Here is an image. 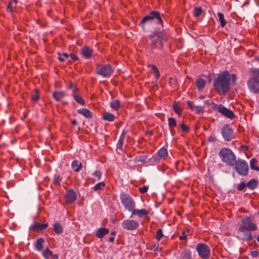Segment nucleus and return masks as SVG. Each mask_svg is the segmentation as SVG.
I'll return each mask as SVG.
<instances>
[{"label": "nucleus", "mask_w": 259, "mask_h": 259, "mask_svg": "<svg viewBox=\"0 0 259 259\" xmlns=\"http://www.w3.org/2000/svg\"><path fill=\"white\" fill-rule=\"evenodd\" d=\"M249 72L251 77L250 78H253L255 80H259V69L255 68H251L249 69Z\"/></svg>", "instance_id": "obj_20"}, {"label": "nucleus", "mask_w": 259, "mask_h": 259, "mask_svg": "<svg viewBox=\"0 0 259 259\" xmlns=\"http://www.w3.org/2000/svg\"><path fill=\"white\" fill-rule=\"evenodd\" d=\"M203 11L201 8L196 7L194 9L193 14L195 17H199L202 14Z\"/></svg>", "instance_id": "obj_39"}, {"label": "nucleus", "mask_w": 259, "mask_h": 259, "mask_svg": "<svg viewBox=\"0 0 259 259\" xmlns=\"http://www.w3.org/2000/svg\"><path fill=\"white\" fill-rule=\"evenodd\" d=\"M163 234L162 230L161 229H159L156 231V236H155L156 239L157 241H159L161 239V238L163 237Z\"/></svg>", "instance_id": "obj_43"}, {"label": "nucleus", "mask_w": 259, "mask_h": 259, "mask_svg": "<svg viewBox=\"0 0 259 259\" xmlns=\"http://www.w3.org/2000/svg\"><path fill=\"white\" fill-rule=\"evenodd\" d=\"M196 250L201 258L208 259L209 258L210 248L207 244L198 243L196 247Z\"/></svg>", "instance_id": "obj_7"}, {"label": "nucleus", "mask_w": 259, "mask_h": 259, "mask_svg": "<svg viewBox=\"0 0 259 259\" xmlns=\"http://www.w3.org/2000/svg\"><path fill=\"white\" fill-rule=\"evenodd\" d=\"M173 109L175 112H176L179 116H181L182 110V109L179 107L178 103L177 102H174L173 104Z\"/></svg>", "instance_id": "obj_37"}, {"label": "nucleus", "mask_w": 259, "mask_h": 259, "mask_svg": "<svg viewBox=\"0 0 259 259\" xmlns=\"http://www.w3.org/2000/svg\"><path fill=\"white\" fill-rule=\"evenodd\" d=\"M218 110L219 112L228 118L232 119L235 117V114L232 111L222 105L219 106Z\"/></svg>", "instance_id": "obj_12"}, {"label": "nucleus", "mask_w": 259, "mask_h": 259, "mask_svg": "<svg viewBox=\"0 0 259 259\" xmlns=\"http://www.w3.org/2000/svg\"><path fill=\"white\" fill-rule=\"evenodd\" d=\"M126 134H127V131L125 130H123L119 139H122L124 140Z\"/></svg>", "instance_id": "obj_59"}, {"label": "nucleus", "mask_w": 259, "mask_h": 259, "mask_svg": "<svg viewBox=\"0 0 259 259\" xmlns=\"http://www.w3.org/2000/svg\"><path fill=\"white\" fill-rule=\"evenodd\" d=\"M161 158H162L157 153L152 156V160L155 162H158Z\"/></svg>", "instance_id": "obj_47"}, {"label": "nucleus", "mask_w": 259, "mask_h": 259, "mask_svg": "<svg viewBox=\"0 0 259 259\" xmlns=\"http://www.w3.org/2000/svg\"><path fill=\"white\" fill-rule=\"evenodd\" d=\"M195 111H196L198 113H203L204 111L203 107L202 106H196L195 107Z\"/></svg>", "instance_id": "obj_49"}, {"label": "nucleus", "mask_w": 259, "mask_h": 259, "mask_svg": "<svg viewBox=\"0 0 259 259\" xmlns=\"http://www.w3.org/2000/svg\"><path fill=\"white\" fill-rule=\"evenodd\" d=\"M239 230L241 232H246L247 231H253L257 229L256 225L253 223L252 218L250 217H245L241 220Z\"/></svg>", "instance_id": "obj_3"}, {"label": "nucleus", "mask_w": 259, "mask_h": 259, "mask_svg": "<svg viewBox=\"0 0 259 259\" xmlns=\"http://www.w3.org/2000/svg\"><path fill=\"white\" fill-rule=\"evenodd\" d=\"M180 126L182 132L184 133H187L189 131V127L184 123H181L180 125Z\"/></svg>", "instance_id": "obj_45"}, {"label": "nucleus", "mask_w": 259, "mask_h": 259, "mask_svg": "<svg viewBox=\"0 0 259 259\" xmlns=\"http://www.w3.org/2000/svg\"><path fill=\"white\" fill-rule=\"evenodd\" d=\"M234 165L235 170L240 175L246 176L248 175V166L245 160L238 159L235 161Z\"/></svg>", "instance_id": "obj_5"}, {"label": "nucleus", "mask_w": 259, "mask_h": 259, "mask_svg": "<svg viewBox=\"0 0 259 259\" xmlns=\"http://www.w3.org/2000/svg\"><path fill=\"white\" fill-rule=\"evenodd\" d=\"M186 238V235L185 232H183L182 235L179 237V239L180 240H184Z\"/></svg>", "instance_id": "obj_58"}, {"label": "nucleus", "mask_w": 259, "mask_h": 259, "mask_svg": "<svg viewBox=\"0 0 259 259\" xmlns=\"http://www.w3.org/2000/svg\"><path fill=\"white\" fill-rule=\"evenodd\" d=\"M132 212V214L137 215L140 218H142L148 213V211L145 209H135V208H134Z\"/></svg>", "instance_id": "obj_19"}, {"label": "nucleus", "mask_w": 259, "mask_h": 259, "mask_svg": "<svg viewBox=\"0 0 259 259\" xmlns=\"http://www.w3.org/2000/svg\"><path fill=\"white\" fill-rule=\"evenodd\" d=\"M230 74L225 70L219 74L213 82L214 89L219 94H225L230 90Z\"/></svg>", "instance_id": "obj_1"}, {"label": "nucleus", "mask_w": 259, "mask_h": 259, "mask_svg": "<svg viewBox=\"0 0 259 259\" xmlns=\"http://www.w3.org/2000/svg\"><path fill=\"white\" fill-rule=\"evenodd\" d=\"M93 175L97 177L98 180H100L102 177V173L100 170L95 171L94 172Z\"/></svg>", "instance_id": "obj_52"}, {"label": "nucleus", "mask_w": 259, "mask_h": 259, "mask_svg": "<svg viewBox=\"0 0 259 259\" xmlns=\"http://www.w3.org/2000/svg\"><path fill=\"white\" fill-rule=\"evenodd\" d=\"M168 124L170 129H174L177 126V121L175 118L169 117L168 119Z\"/></svg>", "instance_id": "obj_34"}, {"label": "nucleus", "mask_w": 259, "mask_h": 259, "mask_svg": "<svg viewBox=\"0 0 259 259\" xmlns=\"http://www.w3.org/2000/svg\"><path fill=\"white\" fill-rule=\"evenodd\" d=\"M123 228L127 230H136L139 226V223L133 220H126L123 221L121 223Z\"/></svg>", "instance_id": "obj_9"}, {"label": "nucleus", "mask_w": 259, "mask_h": 259, "mask_svg": "<svg viewBox=\"0 0 259 259\" xmlns=\"http://www.w3.org/2000/svg\"><path fill=\"white\" fill-rule=\"evenodd\" d=\"M62 178L60 176L55 175L53 178V182L55 185H59L60 182L62 181Z\"/></svg>", "instance_id": "obj_42"}, {"label": "nucleus", "mask_w": 259, "mask_h": 259, "mask_svg": "<svg viewBox=\"0 0 259 259\" xmlns=\"http://www.w3.org/2000/svg\"><path fill=\"white\" fill-rule=\"evenodd\" d=\"M120 197L121 203L124 207L129 211L133 210L135 208V203L132 197L126 194H121Z\"/></svg>", "instance_id": "obj_6"}, {"label": "nucleus", "mask_w": 259, "mask_h": 259, "mask_svg": "<svg viewBox=\"0 0 259 259\" xmlns=\"http://www.w3.org/2000/svg\"><path fill=\"white\" fill-rule=\"evenodd\" d=\"M75 89L74 88L73 90V97L76 102L80 104V105H83L85 104L84 100L79 95L75 94Z\"/></svg>", "instance_id": "obj_25"}, {"label": "nucleus", "mask_w": 259, "mask_h": 259, "mask_svg": "<svg viewBox=\"0 0 259 259\" xmlns=\"http://www.w3.org/2000/svg\"><path fill=\"white\" fill-rule=\"evenodd\" d=\"M114 69L110 64H96V72L103 77H109L113 72Z\"/></svg>", "instance_id": "obj_4"}, {"label": "nucleus", "mask_w": 259, "mask_h": 259, "mask_svg": "<svg viewBox=\"0 0 259 259\" xmlns=\"http://www.w3.org/2000/svg\"><path fill=\"white\" fill-rule=\"evenodd\" d=\"M155 36H156L155 35V32H154L153 34L149 35V38L153 40V39H154V38Z\"/></svg>", "instance_id": "obj_62"}, {"label": "nucleus", "mask_w": 259, "mask_h": 259, "mask_svg": "<svg viewBox=\"0 0 259 259\" xmlns=\"http://www.w3.org/2000/svg\"><path fill=\"white\" fill-rule=\"evenodd\" d=\"M257 186L258 182L254 179H251L246 184V187L250 190H254V189L257 188Z\"/></svg>", "instance_id": "obj_23"}, {"label": "nucleus", "mask_w": 259, "mask_h": 259, "mask_svg": "<svg viewBox=\"0 0 259 259\" xmlns=\"http://www.w3.org/2000/svg\"><path fill=\"white\" fill-rule=\"evenodd\" d=\"M54 255V254L53 253V252L51 250H50V249H49L48 248H47L45 250V251H44V252L43 253L44 257L46 259H49L48 257V255L52 256Z\"/></svg>", "instance_id": "obj_44"}, {"label": "nucleus", "mask_w": 259, "mask_h": 259, "mask_svg": "<svg viewBox=\"0 0 259 259\" xmlns=\"http://www.w3.org/2000/svg\"><path fill=\"white\" fill-rule=\"evenodd\" d=\"M48 226V224H42L38 222H34L29 228L30 231L38 232L46 229Z\"/></svg>", "instance_id": "obj_13"}, {"label": "nucleus", "mask_w": 259, "mask_h": 259, "mask_svg": "<svg viewBox=\"0 0 259 259\" xmlns=\"http://www.w3.org/2000/svg\"><path fill=\"white\" fill-rule=\"evenodd\" d=\"M155 34L157 37V40L161 46L163 45L164 42L167 40V35L165 31H155Z\"/></svg>", "instance_id": "obj_14"}, {"label": "nucleus", "mask_w": 259, "mask_h": 259, "mask_svg": "<svg viewBox=\"0 0 259 259\" xmlns=\"http://www.w3.org/2000/svg\"><path fill=\"white\" fill-rule=\"evenodd\" d=\"M39 98V90L37 89H34L33 92L31 94V99L34 101L36 102L38 100Z\"/></svg>", "instance_id": "obj_33"}, {"label": "nucleus", "mask_w": 259, "mask_h": 259, "mask_svg": "<svg viewBox=\"0 0 259 259\" xmlns=\"http://www.w3.org/2000/svg\"><path fill=\"white\" fill-rule=\"evenodd\" d=\"M148 189L147 186H144L143 187L139 188V191L141 194L145 193Z\"/></svg>", "instance_id": "obj_51"}, {"label": "nucleus", "mask_w": 259, "mask_h": 259, "mask_svg": "<svg viewBox=\"0 0 259 259\" xmlns=\"http://www.w3.org/2000/svg\"><path fill=\"white\" fill-rule=\"evenodd\" d=\"M71 123L73 125H76L77 124V122H76L75 119L71 120Z\"/></svg>", "instance_id": "obj_64"}, {"label": "nucleus", "mask_w": 259, "mask_h": 259, "mask_svg": "<svg viewBox=\"0 0 259 259\" xmlns=\"http://www.w3.org/2000/svg\"><path fill=\"white\" fill-rule=\"evenodd\" d=\"M103 118L106 121L111 122L113 121L115 118V116L113 114L110 112H105L103 115Z\"/></svg>", "instance_id": "obj_29"}, {"label": "nucleus", "mask_w": 259, "mask_h": 259, "mask_svg": "<svg viewBox=\"0 0 259 259\" xmlns=\"http://www.w3.org/2000/svg\"><path fill=\"white\" fill-rule=\"evenodd\" d=\"M181 258L182 259H191V252L190 250L185 249L181 252L180 255Z\"/></svg>", "instance_id": "obj_28"}, {"label": "nucleus", "mask_w": 259, "mask_h": 259, "mask_svg": "<svg viewBox=\"0 0 259 259\" xmlns=\"http://www.w3.org/2000/svg\"><path fill=\"white\" fill-rule=\"evenodd\" d=\"M206 84V81L202 78H198L196 81V84L199 91L202 90Z\"/></svg>", "instance_id": "obj_27"}, {"label": "nucleus", "mask_w": 259, "mask_h": 259, "mask_svg": "<svg viewBox=\"0 0 259 259\" xmlns=\"http://www.w3.org/2000/svg\"><path fill=\"white\" fill-rule=\"evenodd\" d=\"M257 164V161L255 158L251 159L250 161V166L251 169L259 171V167L255 165Z\"/></svg>", "instance_id": "obj_32"}, {"label": "nucleus", "mask_w": 259, "mask_h": 259, "mask_svg": "<svg viewBox=\"0 0 259 259\" xmlns=\"http://www.w3.org/2000/svg\"><path fill=\"white\" fill-rule=\"evenodd\" d=\"M157 154L161 157H164L167 154V151L164 148H161L158 151Z\"/></svg>", "instance_id": "obj_40"}, {"label": "nucleus", "mask_w": 259, "mask_h": 259, "mask_svg": "<svg viewBox=\"0 0 259 259\" xmlns=\"http://www.w3.org/2000/svg\"><path fill=\"white\" fill-rule=\"evenodd\" d=\"M7 11L8 12L12 13L13 12V10L11 7V3H10L9 5L7 6Z\"/></svg>", "instance_id": "obj_60"}, {"label": "nucleus", "mask_w": 259, "mask_h": 259, "mask_svg": "<svg viewBox=\"0 0 259 259\" xmlns=\"http://www.w3.org/2000/svg\"><path fill=\"white\" fill-rule=\"evenodd\" d=\"M121 104V102L119 100L117 99L114 101H113L110 102V107L116 111L118 110L120 107Z\"/></svg>", "instance_id": "obj_30"}, {"label": "nucleus", "mask_w": 259, "mask_h": 259, "mask_svg": "<svg viewBox=\"0 0 259 259\" xmlns=\"http://www.w3.org/2000/svg\"><path fill=\"white\" fill-rule=\"evenodd\" d=\"M149 15L151 18L153 22H156L157 24H160L163 26L162 17L163 15H161L159 12L156 11H153L149 13Z\"/></svg>", "instance_id": "obj_11"}, {"label": "nucleus", "mask_w": 259, "mask_h": 259, "mask_svg": "<svg viewBox=\"0 0 259 259\" xmlns=\"http://www.w3.org/2000/svg\"><path fill=\"white\" fill-rule=\"evenodd\" d=\"M69 56L73 61H77L78 60V58L74 54H70Z\"/></svg>", "instance_id": "obj_56"}, {"label": "nucleus", "mask_w": 259, "mask_h": 259, "mask_svg": "<svg viewBox=\"0 0 259 259\" xmlns=\"http://www.w3.org/2000/svg\"><path fill=\"white\" fill-rule=\"evenodd\" d=\"M221 133L225 141L229 142L234 138L233 130L229 124H226L223 127Z\"/></svg>", "instance_id": "obj_8"}, {"label": "nucleus", "mask_w": 259, "mask_h": 259, "mask_svg": "<svg viewBox=\"0 0 259 259\" xmlns=\"http://www.w3.org/2000/svg\"><path fill=\"white\" fill-rule=\"evenodd\" d=\"M153 22V21L152 20L151 18H150L148 14L143 18L142 20L139 23L138 25L143 29H145L147 25L152 24Z\"/></svg>", "instance_id": "obj_16"}, {"label": "nucleus", "mask_w": 259, "mask_h": 259, "mask_svg": "<svg viewBox=\"0 0 259 259\" xmlns=\"http://www.w3.org/2000/svg\"><path fill=\"white\" fill-rule=\"evenodd\" d=\"M218 17L221 23V26L224 27L226 24V21L225 20L224 14L219 12L218 13Z\"/></svg>", "instance_id": "obj_36"}, {"label": "nucleus", "mask_w": 259, "mask_h": 259, "mask_svg": "<svg viewBox=\"0 0 259 259\" xmlns=\"http://www.w3.org/2000/svg\"><path fill=\"white\" fill-rule=\"evenodd\" d=\"M66 202L68 204H72L76 199V194L71 189L67 191L66 194Z\"/></svg>", "instance_id": "obj_15"}, {"label": "nucleus", "mask_w": 259, "mask_h": 259, "mask_svg": "<svg viewBox=\"0 0 259 259\" xmlns=\"http://www.w3.org/2000/svg\"><path fill=\"white\" fill-rule=\"evenodd\" d=\"M187 105L189 107V108L192 109V110H195V107H196V105H195L193 102L190 101H188L187 102Z\"/></svg>", "instance_id": "obj_54"}, {"label": "nucleus", "mask_w": 259, "mask_h": 259, "mask_svg": "<svg viewBox=\"0 0 259 259\" xmlns=\"http://www.w3.org/2000/svg\"><path fill=\"white\" fill-rule=\"evenodd\" d=\"M158 41L156 39H153L152 40L151 43V49L152 51H153L154 49H155L157 48V42Z\"/></svg>", "instance_id": "obj_46"}, {"label": "nucleus", "mask_w": 259, "mask_h": 259, "mask_svg": "<svg viewBox=\"0 0 259 259\" xmlns=\"http://www.w3.org/2000/svg\"><path fill=\"white\" fill-rule=\"evenodd\" d=\"M246 186V184L245 182H242L238 185L237 189L239 191H241L244 189V188Z\"/></svg>", "instance_id": "obj_50"}, {"label": "nucleus", "mask_w": 259, "mask_h": 259, "mask_svg": "<svg viewBox=\"0 0 259 259\" xmlns=\"http://www.w3.org/2000/svg\"><path fill=\"white\" fill-rule=\"evenodd\" d=\"M219 155L222 161L227 165H234L236 158L234 152L229 148H224L220 151Z\"/></svg>", "instance_id": "obj_2"}, {"label": "nucleus", "mask_w": 259, "mask_h": 259, "mask_svg": "<svg viewBox=\"0 0 259 259\" xmlns=\"http://www.w3.org/2000/svg\"><path fill=\"white\" fill-rule=\"evenodd\" d=\"M154 75H155V77L157 78H158L159 77V76H160L159 72V71H157V72H154Z\"/></svg>", "instance_id": "obj_63"}, {"label": "nucleus", "mask_w": 259, "mask_h": 259, "mask_svg": "<svg viewBox=\"0 0 259 259\" xmlns=\"http://www.w3.org/2000/svg\"><path fill=\"white\" fill-rule=\"evenodd\" d=\"M58 55L59 56L58 59L61 62L64 61L65 59L69 57V55L66 53H63L62 54L60 53H58Z\"/></svg>", "instance_id": "obj_41"}, {"label": "nucleus", "mask_w": 259, "mask_h": 259, "mask_svg": "<svg viewBox=\"0 0 259 259\" xmlns=\"http://www.w3.org/2000/svg\"><path fill=\"white\" fill-rule=\"evenodd\" d=\"M152 69L154 71V72L159 71L157 68L154 65H152Z\"/></svg>", "instance_id": "obj_61"}, {"label": "nucleus", "mask_w": 259, "mask_h": 259, "mask_svg": "<svg viewBox=\"0 0 259 259\" xmlns=\"http://www.w3.org/2000/svg\"><path fill=\"white\" fill-rule=\"evenodd\" d=\"M71 166L76 172H79L82 167V164L78 160H74L71 163Z\"/></svg>", "instance_id": "obj_24"}, {"label": "nucleus", "mask_w": 259, "mask_h": 259, "mask_svg": "<svg viewBox=\"0 0 259 259\" xmlns=\"http://www.w3.org/2000/svg\"><path fill=\"white\" fill-rule=\"evenodd\" d=\"M247 85L249 91L252 93L257 94L259 93V80L249 78L247 82Z\"/></svg>", "instance_id": "obj_10"}, {"label": "nucleus", "mask_w": 259, "mask_h": 259, "mask_svg": "<svg viewBox=\"0 0 259 259\" xmlns=\"http://www.w3.org/2000/svg\"><path fill=\"white\" fill-rule=\"evenodd\" d=\"M236 79V75L234 74H230V81L231 80L233 83L235 82Z\"/></svg>", "instance_id": "obj_57"}, {"label": "nucleus", "mask_w": 259, "mask_h": 259, "mask_svg": "<svg viewBox=\"0 0 259 259\" xmlns=\"http://www.w3.org/2000/svg\"><path fill=\"white\" fill-rule=\"evenodd\" d=\"M77 112L83 115L86 118L92 117V113L87 108H81L77 110Z\"/></svg>", "instance_id": "obj_21"}, {"label": "nucleus", "mask_w": 259, "mask_h": 259, "mask_svg": "<svg viewBox=\"0 0 259 259\" xmlns=\"http://www.w3.org/2000/svg\"><path fill=\"white\" fill-rule=\"evenodd\" d=\"M109 232V230L106 228H100L96 232V236L99 238H103Z\"/></svg>", "instance_id": "obj_18"}, {"label": "nucleus", "mask_w": 259, "mask_h": 259, "mask_svg": "<svg viewBox=\"0 0 259 259\" xmlns=\"http://www.w3.org/2000/svg\"><path fill=\"white\" fill-rule=\"evenodd\" d=\"M65 96L64 92H54L53 93V98L57 101H60Z\"/></svg>", "instance_id": "obj_26"}, {"label": "nucleus", "mask_w": 259, "mask_h": 259, "mask_svg": "<svg viewBox=\"0 0 259 259\" xmlns=\"http://www.w3.org/2000/svg\"><path fill=\"white\" fill-rule=\"evenodd\" d=\"M123 141L124 140L119 139L117 144V147L118 148H119L120 150H122L123 144Z\"/></svg>", "instance_id": "obj_53"}, {"label": "nucleus", "mask_w": 259, "mask_h": 259, "mask_svg": "<svg viewBox=\"0 0 259 259\" xmlns=\"http://www.w3.org/2000/svg\"><path fill=\"white\" fill-rule=\"evenodd\" d=\"M105 186V183L104 182H99L94 186L93 189L96 191H99L102 190Z\"/></svg>", "instance_id": "obj_38"}, {"label": "nucleus", "mask_w": 259, "mask_h": 259, "mask_svg": "<svg viewBox=\"0 0 259 259\" xmlns=\"http://www.w3.org/2000/svg\"><path fill=\"white\" fill-rule=\"evenodd\" d=\"M147 157L145 155L138 156L136 157V160L138 161L144 162L146 161Z\"/></svg>", "instance_id": "obj_48"}, {"label": "nucleus", "mask_w": 259, "mask_h": 259, "mask_svg": "<svg viewBox=\"0 0 259 259\" xmlns=\"http://www.w3.org/2000/svg\"><path fill=\"white\" fill-rule=\"evenodd\" d=\"M80 51L82 56L86 59L91 58L93 55V50L87 47H82Z\"/></svg>", "instance_id": "obj_17"}, {"label": "nucleus", "mask_w": 259, "mask_h": 259, "mask_svg": "<svg viewBox=\"0 0 259 259\" xmlns=\"http://www.w3.org/2000/svg\"><path fill=\"white\" fill-rule=\"evenodd\" d=\"M249 254L252 257H256L258 255V252L257 251L254 250V251H250Z\"/></svg>", "instance_id": "obj_55"}, {"label": "nucleus", "mask_w": 259, "mask_h": 259, "mask_svg": "<svg viewBox=\"0 0 259 259\" xmlns=\"http://www.w3.org/2000/svg\"><path fill=\"white\" fill-rule=\"evenodd\" d=\"M249 231H247L246 232H242V240L244 241H248L252 239V236L251 233L249 232Z\"/></svg>", "instance_id": "obj_31"}, {"label": "nucleus", "mask_w": 259, "mask_h": 259, "mask_svg": "<svg viewBox=\"0 0 259 259\" xmlns=\"http://www.w3.org/2000/svg\"><path fill=\"white\" fill-rule=\"evenodd\" d=\"M44 243V239L42 238H39L37 239L36 244L35 247L36 249L39 251L42 248V244Z\"/></svg>", "instance_id": "obj_35"}, {"label": "nucleus", "mask_w": 259, "mask_h": 259, "mask_svg": "<svg viewBox=\"0 0 259 259\" xmlns=\"http://www.w3.org/2000/svg\"><path fill=\"white\" fill-rule=\"evenodd\" d=\"M53 229L57 234H60L63 232V227L59 222H56L53 225Z\"/></svg>", "instance_id": "obj_22"}]
</instances>
